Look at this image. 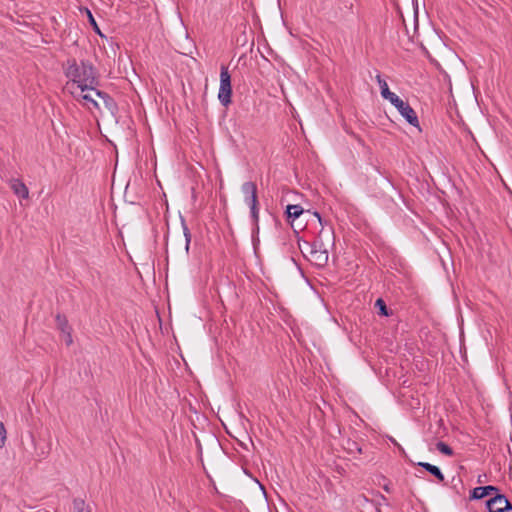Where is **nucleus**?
Instances as JSON below:
<instances>
[{
	"instance_id": "obj_26",
	"label": "nucleus",
	"mask_w": 512,
	"mask_h": 512,
	"mask_svg": "<svg viewBox=\"0 0 512 512\" xmlns=\"http://www.w3.org/2000/svg\"><path fill=\"white\" fill-rule=\"evenodd\" d=\"M386 438H389V440H390L391 442H393L396 446H398V447H399V449H400L401 451H403L402 447H401V446H400V445L395 441V439H394V438L389 437V436H387V435H386Z\"/></svg>"
},
{
	"instance_id": "obj_6",
	"label": "nucleus",
	"mask_w": 512,
	"mask_h": 512,
	"mask_svg": "<svg viewBox=\"0 0 512 512\" xmlns=\"http://www.w3.org/2000/svg\"><path fill=\"white\" fill-rule=\"evenodd\" d=\"M231 94V76L228 72V69L225 66H222L220 72V86L218 96H231Z\"/></svg>"
},
{
	"instance_id": "obj_28",
	"label": "nucleus",
	"mask_w": 512,
	"mask_h": 512,
	"mask_svg": "<svg viewBox=\"0 0 512 512\" xmlns=\"http://www.w3.org/2000/svg\"><path fill=\"white\" fill-rule=\"evenodd\" d=\"M386 96H396L395 93L391 92L388 88V86L386 85Z\"/></svg>"
},
{
	"instance_id": "obj_13",
	"label": "nucleus",
	"mask_w": 512,
	"mask_h": 512,
	"mask_svg": "<svg viewBox=\"0 0 512 512\" xmlns=\"http://www.w3.org/2000/svg\"><path fill=\"white\" fill-rule=\"evenodd\" d=\"M55 321H56L57 328L62 333L66 332L68 330H71V327L68 324V320H67L66 316L61 315V314H57L56 317H55Z\"/></svg>"
},
{
	"instance_id": "obj_3",
	"label": "nucleus",
	"mask_w": 512,
	"mask_h": 512,
	"mask_svg": "<svg viewBox=\"0 0 512 512\" xmlns=\"http://www.w3.org/2000/svg\"><path fill=\"white\" fill-rule=\"evenodd\" d=\"M241 190L244 194L245 203L250 207L252 219L257 225L259 220L257 186L254 182L249 181L242 184Z\"/></svg>"
},
{
	"instance_id": "obj_12",
	"label": "nucleus",
	"mask_w": 512,
	"mask_h": 512,
	"mask_svg": "<svg viewBox=\"0 0 512 512\" xmlns=\"http://www.w3.org/2000/svg\"><path fill=\"white\" fill-rule=\"evenodd\" d=\"M303 208L300 205H288L286 208L287 218L295 220L303 213Z\"/></svg>"
},
{
	"instance_id": "obj_31",
	"label": "nucleus",
	"mask_w": 512,
	"mask_h": 512,
	"mask_svg": "<svg viewBox=\"0 0 512 512\" xmlns=\"http://www.w3.org/2000/svg\"><path fill=\"white\" fill-rule=\"evenodd\" d=\"M385 315H386V317H389L390 315H392V312L390 313L387 307H386Z\"/></svg>"
},
{
	"instance_id": "obj_2",
	"label": "nucleus",
	"mask_w": 512,
	"mask_h": 512,
	"mask_svg": "<svg viewBox=\"0 0 512 512\" xmlns=\"http://www.w3.org/2000/svg\"><path fill=\"white\" fill-rule=\"evenodd\" d=\"M449 60L452 66V72L455 76V91L453 90L452 81L447 71L439 66V69L444 73L445 78L448 80L449 92L451 96L454 94H470L474 93V86L470 79L466 76L464 62L454 53H450Z\"/></svg>"
},
{
	"instance_id": "obj_5",
	"label": "nucleus",
	"mask_w": 512,
	"mask_h": 512,
	"mask_svg": "<svg viewBox=\"0 0 512 512\" xmlns=\"http://www.w3.org/2000/svg\"><path fill=\"white\" fill-rule=\"evenodd\" d=\"M489 512H512V504L505 495L497 493L486 501Z\"/></svg>"
},
{
	"instance_id": "obj_36",
	"label": "nucleus",
	"mask_w": 512,
	"mask_h": 512,
	"mask_svg": "<svg viewBox=\"0 0 512 512\" xmlns=\"http://www.w3.org/2000/svg\"><path fill=\"white\" fill-rule=\"evenodd\" d=\"M315 215L318 217L319 221L321 222V217H320L319 213L315 212Z\"/></svg>"
},
{
	"instance_id": "obj_34",
	"label": "nucleus",
	"mask_w": 512,
	"mask_h": 512,
	"mask_svg": "<svg viewBox=\"0 0 512 512\" xmlns=\"http://www.w3.org/2000/svg\"><path fill=\"white\" fill-rule=\"evenodd\" d=\"M353 448H354V444H353V445H351V447H349L348 449H349V451L353 452V451H354V449H353Z\"/></svg>"
},
{
	"instance_id": "obj_25",
	"label": "nucleus",
	"mask_w": 512,
	"mask_h": 512,
	"mask_svg": "<svg viewBox=\"0 0 512 512\" xmlns=\"http://www.w3.org/2000/svg\"><path fill=\"white\" fill-rule=\"evenodd\" d=\"M392 192L398 197L399 200L403 201L402 195L397 191V189L391 184Z\"/></svg>"
},
{
	"instance_id": "obj_10",
	"label": "nucleus",
	"mask_w": 512,
	"mask_h": 512,
	"mask_svg": "<svg viewBox=\"0 0 512 512\" xmlns=\"http://www.w3.org/2000/svg\"><path fill=\"white\" fill-rule=\"evenodd\" d=\"M10 188L20 198L27 199L29 197L28 187L19 179H12L10 181Z\"/></svg>"
},
{
	"instance_id": "obj_23",
	"label": "nucleus",
	"mask_w": 512,
	"mask_h": 512,
	"mask_svg": "<svg viewBox=\"0 0 512 512\" xmlns=\"http://www.w3.org/2000/svg\"><path fill=\"white\" fill-rule=\"evenodd\" d=\"M223 107H228L232 102V98H219Z\"/></svg>"
},
{
	"instance_id": "obj_30",
	"label": "nucleus",
	"mask_w": 512,
	"mask_h": 512,
	"mask_svg": "<svg viewBox=\"0 0 512 512\" xmlns=\"http://www.w3.org/2000/svg\"><path fill=\"white\" fill-rule=\"evenodd\" d=\"M354 447L357 452L361 453V448L356 443H354Z\"/></svg>"
},
{
	"instance_id": "obj_16",
	"label": "nucleus",
	"mask_w": 512,
	"mask_h": 512,
	"mask_svg": "<svg viewBox=\"0 0 512 512\" xmlns=\"http://www.w3.org/2000/svg\"><path fill=\"white\" fill-rule=\"evenodd\" d=\"M73 504H74V509L76 510V512H91L90 509H88L85 506V502L81 499H75Z\"/></svg>"
},
{
	"instance_id": "obj_7",
	"label": "nucleus",
	"mask_w": 512,
	"mask_h": 512,
	"mask_svg": "<svg viewBox=\"0 0 512 512\" xmlns=\"http://www.w3.org/2000/svg\"><path fill=\"white\" fill-rule=\"evenodd\" d=\"M387 260H389V266L391 269L398 273H402L405 263L394 249L386 247V261Z\"/></svg>"
},
{
	"instance_id": "obj_33",
	"label": "nucleus",
	"mask_w": 512,
	"mask_h": 512,
	"mask_svg": "<svg viewBox=\"0 0 512 512\" xmlns=\"http://www.w3.org/2000/svg\"><path fill=\"white\" fill-rule=\"evenodd\" d=\"M353 448H354V444H353V445H351V447H349L348 449H349V451L353 452V451H354V449H353Z\"/></svg>"
},
{
	"instance_id": "obj_11",
	"label": "nucleus",
	"mask_w": 512,
	"mask_h": 512,
	"mask_svg": "<svg viewBox=\"0 0 512 512\" xmlns=\"http://www.w3.org/2000/svg\"><path fill=\"white\" fill-rule=\"evenodd\" d=\"M418 466L424 468L427 472L435 476L440 482L444 481V475L437 466L427 462H419Z\"/></svg>"
},
{
	"instance_id": "obj_22",
	"label": "nucleus",
	"mask_w": 512,
	"mask_h": 512,
	"mask_svg": "<svg viewBox=\"0 0 512 512\" xmlns=\"http://www.w3.org/2000/svg\"><path fill=\"white\" fill-rule=\"evenodd\" d=\"M71 332H72V329L63 333L64 336H65V343H66L67 346H70L73 343V338H72V333Z\"/></svg>"
},
{
	"instance_id": "obj_15",
	"label": "nucleus",
	"mask_w": 512,
	"mask_h": 512,
	"mask_svg": "<svg viewBox=\"0 0 512 512\" xmlns=\"http://www.w3.org/2000/svg\"><path fill=\"white\" fill-rule=\"evenodd\" d=\"M436 448L439 452H441L442 454L447 455V456H452L454 453L453 449L448 444H446L445 442H442V441H439L436 444Z\"/></svg>"
},
{
	"instance_id": "obj_17",
	"label": "nucleus",
	"mask_w": 512,
	"mask_h": 512,
	"mask_svg": "<svg viewBox=\"0 0 512 512\" xmlns=\"http://www.w3.org/2000/svg\"><path fill=\"white\" fill-rule=\"evenodd\" d=\"M183 233L185 236V249L186 251L189 250L190 242H191V233L188 227L183 223Z\"/></svg>"
},
{
	"instance_id": "obj_8",
	"label": "nucleus",
	"mask_w": 512,
	"mask_h": 512,
	"mask_svg": "<svg viewBox=\"0 0 512 512\" xmlns=\"http://www.w3.org/2000/svg\"><path fill=\"white\" fill-rule=\"evenodd\" d=\"M499 489L496 486L487 485L474 488L470 493V500H479L489 495H496Z\"/></svg>"
},
{
	"instance_id": "obj_35",
	"label": "nucleus",
	"mask_w": 512,
	"mask_h": 512,
	"mask_svg": "<svg viewBox=\"0 0 512 512\" xmlns=\"http://www.w3.org/2000/svg\"><path fill=\"white\" fill-rule=\"evenodd\" d=\"M104 101L107 103L108 100H112L113 98L112 97H109V98H103Z\"/></svg>"
},
{
	"instance_id": "obj_27",
	"label": "nucleus",
	"mask_w": 512,
	"mask_h": 512,
	"mask_svg": "<svg viewBox=\"0 0 512 512\" xmlns=\"http://www.w3.org/2000/svg\"><path fill=\"white\" fill-rule=\"evenodd\" d=\"M280 87H281V92L283 94V96H286L288 91L286 90V88L284 87L283 83H280Z\"/></svg>"
},
{
	"instance_id": "obj_14",
	"label": "nucleus",
	"mask_w": 512,
	"mask_h": 512,
	"mask_svg": "<svg viewBox=\"0 0 512 512\" xmlns=\"http://www.w3.org/2000/svg\"><path fill=\"white\" fill-rule=\"evenodd\" d=\"M391 1L395 4V6H396V8H397V10H398V12H399V14H400V16H401V17H403V15H402L401 11L399 10V7H398V5L396 4L395 0H391ZM402 19H404V18H402ZM403 22H405V20H403ZM404 25H405L406 33H407V34H408V36H409V37L414 41V39H415V37H416V32H417V16H416V14L414 15V21H413V25H414V26H413V34H410L409 28H408V26L406 25V23H404Z\"/></svg>"
},
{
	"instance_id": "obj_21",
	"label": "nucleus",
	"mask_w": 512,
	"mask_h": 512,
	"mask_svg": "<svg viewBox=\"0 0 512 512\" xmlns=\"http://www.w3.org/2000/svg\"><path fill=\"white\" fill-rule=\"evenodd\" d=\"M376 306L378 307V310H379V315L381 316H384V311H385V308H384V299L383 298H378L377 301H376Z\"/></svg>"
},
{
	"instance_id": "obj_18",
	"label": "nucleus",
	"mask_w": 512,
	"mask_h": 512,
	"mask_svg": "<svg viewBox=\"0 0 512 512\" xmlns=\"http://www.w3.org/2000/svg\"><path fill=\"white\" fill-rule=\"evenodd\" d=\"M6 429L4 427V424L0 421V448H3L6 443Z\"/></svg>"
},
{
	"instance_id": "obj_24",
	"label": "nucleus",
	"mask_w": 512,
	"mask_h": 512,
	"mask_svg": "<svg viewBox=\"0 0 512 512\" xmlns=\"http://www.w3.org/2000/svg\"><path fill=\"white\" fill-rule=\"evenodd\" d=\"M377 79L380 87V94L381 96H384V83H382L381 76L379 74L377 75Z\"/></svg>"
},
{
	"instance_id": "obj_1",
	"label": "nucleus",
	"mask_w": 512,
	"mask_h": 512,
	"mask_svg": "<svg viewBox=\"0 0 512 512\" xmlns=\"http://www.w3.org/2000/svg\"><path fill=\"white\" fill-rule=\"evenodd\" d=\"M65 74L69 81L64 87V91L75 94L76 90L80 93L85 91H95L96 96H107L97 90L98 78L94 67L85 61L77 63L75 60H68L65 67Z\"/></svg>"
},
{
	"instance_id": "obj_32",
	"label": "nucleus",
	"mask_w": 512,
	"mask_h": 512,
	"mask_svg": "<svg viewBox=\"0 0 512 512\" xmlns=\"http://www.w3.org/2000/svg\"><path fill=\"white\" fill-rule=\"evenodd\" d=\"M390 198H391V200H392L395 204H397V201L395 200V198H394L392 195H390Z\"/></svg>"
},
{
	"instance_id": "obj_20",
	"label": "nucleus",
	"mask_w": 512,
	"mask_h": 512,
	"mask_svg": "<svg viewBox=\"0 0 512 512\" xmlns=\"http://www.w3.org/2000/svg\"><path fill=\"white\" fill-rule=\"evenodd\" d=\"M87 14H88L89 21H90L91 25L94 27V30H95L99 35H101V36H102V34H101V32H100V29L98 28L97 23H96V21H95L94 17L92 16V14H91V12H90L89 10H87Z\"/></svg>"
},
{
	"instance_id": "obj_29",
	"label": "nucleus",
	"mask_w": 512,
	"mask_h": 512,
	"mask_svg": "<svg viewBox=\"0 0 512 512\" xmlns=\"http://www.w3.org/2000/svg\"><path fill=\"white\" fill-rule=\"evenodd\" d=\"M483 477H485V475H479L478 478H477V482L478 483H483L484 482Z\"/></svg>"
},
{
	"instance_id": "obj_37",
	"label": "nucleus",
	"mask_w": 512,
	"mask_h": 512,
	"mask_svg": "<svg viewBox=\"0 0 512 512\" xmlns=\"http://www.w3.org/2000/svg\"><path fill=\"white\" fill-rule=\"evenodd\" d=\"M475 100L477 101V104L481 106V102L478 101V97H475Z\"/></svg>"
},
{
	"instance_id": "obj_4",
	"label": "nucleus",
	"mask_w": 512,
	"mask_h": 512,
	"mask_svg": "<svg viewBox=\"0 0 512 512\" xmlns=\"http://www.w3.org/2000/svg\"><path fill=\"white\" fill-rule=\"evenodd\" d=\"M386 100L391 101L410 125L419 127L417 114L407 101H404L403 98H386Z\"/></svg>"
},
{
	"instance_id": "obj_9",
	"label": "nucleus",
	"mask_w": 512,
	"mask_h": 512,
	"mask_svg": "<svg viewBox=\"0 0 512 512\" xmlns=\"http://www.w3.org/2000/svg\"><path fill=\"white\" fill-rule=\"evenodd\" d=\"M309 260L317 266H324L328 261V253L326 250L317 249L315 245L311 246L309 252Z\"/></svg>"
},
{
	"instance_id": "obj_19",
	"label": "nucleus",
	"mask_w": 512,
	"mask_h": 512,
	"mask_svg": "<svg viewBox=\"0 0 512 512\" xmlns=\"http://www.w3.org/2000/svg\"><path fill=\"white\" fill-rule=\"evenodd\" d=\"M82 100L84 101L83 102V105L86 106L87 108H91L92 106L97 108L98 107V103L95 101L94 98H82Z\"/></svg>"
}]
</instances>
